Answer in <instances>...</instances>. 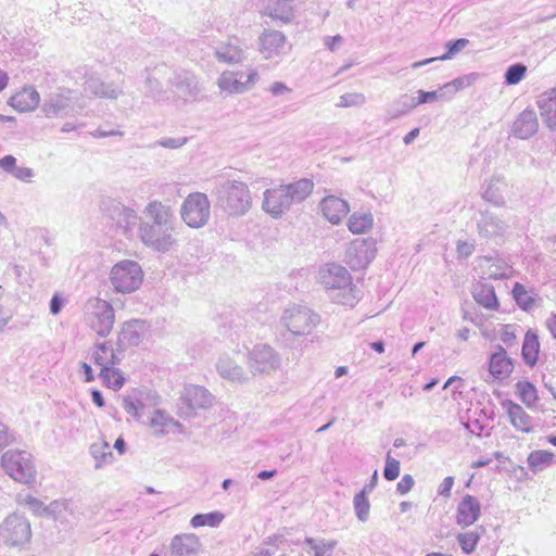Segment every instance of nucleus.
<instances>
[{"label":"nucleus","instance_id":"ddd939ff","mask_svg":"<svg viewBox=\"0 0 556 556\" xmlns=\"http://www.w3.org/2000/svg\"><path fill=\"white\" fill-rule=\"evenodd\" d=\"M377 248L374 238L353 240L345 252V263L353 269H365L376 257Z\"/></svg>","mask_w":556,"mask_h":556},{"label":"nucleus","instance_id":"473e14b6","mask_svg":"<svg viewBox=\"0 0 556 556\" xmlns=\"http://www.w3.org/2000/svg\"><path fill=\"white\" fill-rule=\"evenodd\" d=\"M91 359L100 370L111 365H117L121 358L117 356L111 342L96 343L91 353Z\"/></svg>","mask_w":556,"mask_h":556},{"label":"nucleus","instance_id":"4468645a","mask_svg":"<svg viewBox=\"0 0 556 556\" xmlns=\"http://www.w3.org/2000/svg\"><path fill=\"white\" fill-rule=\"evenodd\" d=\"M73 110L74 97L70 89H59L56 92L48 94L41 105V111L48 118L67 116Z\"/></svg>","mask_w":556,"mask_h":556},{"label":"nucleus","instance_id":"4be33fe9","mask_svg":"<svg viewBox=\"0 0 556 556\" xmlns=\"http://www.w3.org/2000/svg\"><path fill=\"white\" fill-rule=\"evenodd\" d=\"M481 515V504L472 495L466 494L457 505L456 523L463 528L473 525Z\"/></svg>","mask_w":556,"mask_h":556},{"label":"nucleus","instance_id":"c03bdc74","mask_svg":"<svg viewBox=\"0 0 556 556\" xmlns=\"http://www.w3.org/2000/svg\"><path fill=\"white\" fill-rule=\"evenodd\" d=\"M485 532V529L480 526L473 530L462 532L457 534V542L465 554H471L481 539V535Z\"/></svg>","mask_w":556,"mask_h":556},{"label":"nucleus","instance_id":"c756f323","mask_svg":"<svg viewBox=\"0 0 556 556\" xmlns=\"http://www.w3.org/2000/svg\"><path fill=\"white\" fill-rule=\"evenodd\" d=\"M507 188L508 184L503 177L494 176L488 181L484 190L482 191V198L494 206H505V192Z\"/></svg>","mask_w":556,"mask_h":556},{"label":"nucleus","instance_id":"e433bc0d","mask_svg":"<svg viewBox=\"0 0 556 556\" xmlns=\"http://www.w3.org/2000/svg\"><path fill=\"white\" fill-rule=\"evenodd\" d=\"M468 45H469V40L466 38H459L456 40L447 41L445 45L447 51L443 55L438 56V58H429V59H426L422 61L415 62L410 65V67L416 70L424 65L430 64L437 60H441V61L451 60L457 53H459L463 49H465Z\"/></svg>","mask_w":556,"mask_h":556},{"label":"nucleus","instance_id":"6ab92c4d","mask_svg":"<svg viewBox=\"0 0 556 556\" xmlns=\"http://www.w3.org/2000/svg\"><path fill=\"white\" fill-rule=\"evenodd\" d=\"M169 83L174 92L184 101L194 100L201 91L197 76L188 71L175 72Z\"/></svg>","mask_w":556,"mask_h":556},{"label":"nucleus","instance_id":"8fccbe9b","mask_svg":"<svg viewBox=\"0 0 556 556\" xmlns=\"http://www.w3.org/2000/svg\"><path fill=\"white\" fill-rule=\"evenodd\" d=\"M224 519V515L219 511H213L208 514H197L191 518V526L199 528L203 526L216 527Z\"/></svg>","mask_w":556,"mask_h":556},{"label":"nucleus","instance_id":"f8f14e48","mask_svg":"<svg viewBox=\"0 0 556 556\" xmlns=\"http://www.w3.org/2000/svg\"><path fill=\"white\" fill-rule=\"evenodd\" d=\"M0 538L9 546H24L31 539L29 520L16 513L9 515L0 525Z\"/></svg>","mask_w":556,"mask_h":556},{"label":"nucleus","instance_id":"7c9ffc66","mask_svg":"<svg viewBox=\"0 0 556 556\" xmlns=\"http://www.w3.org/2000/svg\"><path fill=\"white\" fill-rule=\"evenodd\" d=\"M514 369L511 359L507 356L506 351L502 346H497V351L490 357L489 371L498 380L507 378Z\"/></svg>","mask_w":556,"mask_h":556},{"label":"nucleus","instance_id":"58836bf2","mask_svg":"<svg viewBox=\"0 0 556 556\" xmlns=\"http://www.w3.org/2000/svg\"><path fill=\"white\" fill-rule=\"evenodd\" d=\"M165 72L166 68L164 66L155 67L146 78V93L148 97H151L156 101L163 100L161 77Z\"/></svg>","mask_w":556,"mask_h":556},{"label":"nucleus","instance_id":"774afa93","mask_svg":"<svg viewBox=\"0 0 556 556\" xmlns=\"http://www.w3.org/2000/svg\"><path fill=\"white\" fill-rule=\"evenodd\" d=\"M169 422H173L172 418H168L161 410L155 412L154 416L151 419V426L164 428L168 426Z\"/></svg>","mask_w":556,"mask_h":556},{"label":"nucleus","instance_id":"052dcab7","mask_svg":"<svg viewBox=\"0 0 556 556\" xmlns=\"http://www.w3.org/2000/svg\"><path fill=\"white\" fill-rule=\"evenodd\" d=\"M142 407V403L132 396H125L123 399V408L127 414L131 415L136 419H139V412Z\"/></svg>","mask_w":556,"mask_h":556},{"label":"nucleus","instance_id":"69168bd1","mask_svg":"<svg viewBox=\"0 0 556 556\" xmlns=\"http://www.w3.org/2000/svg\"><path fill=\"white\" fill-rule=\"evenodd\" d=\"M414 484V478L410 475H404L396 484V491L404 495L413 489Z\"/></svg>","mask_w":556,"mask_h":556},{"label":"nucleus","instance_id":"a19ab883","mask_svg":"<svg viewBox=\"0 0 556 556\" xmlns=\"http://www.w3.org/2000/svg\"><path fill=\"white\" fill-rule=\"evenodd\" d=\"M540 351V343L538 336L528 331L525 336L522 344V357L527 365L533 367L538 362Z\"/></svg>","mask_w":556,"mask_h":556},{"label":"nucleus","instance_id":"37998d69","mask_svg":"<svg viewBox=\"0 0 556 556\" xmlns=\"http://www.w3.org/2000/svg\"><path fill=\"white\" fill-rule=\"evenodd\" d=\"M415 108L416 105L414 102V98H410L408 94H402L389 108L386 117L388 121L396 119L403 115H406Z\"/></svg>","mask_w":556,"mask_h":556},{"label":"nucleus","instance_id":"5701e85b","mask_svg":"<svg viewBox=\"0 0 556 556\" xmlns=\"http://www.w3.org/2000/svg\"><path fill=\"white\" fill-rule=\"evenodd\" d=\"M146 331L144 321L138 319L126 321L118 333L117 344L122 349L137 346L143 340Z\"/></svg>","mask_w":556,"mask_h":556},{"label":"nucleus","instance_id":"f3484780","mask_svg":"<svg viewBox=\"0 0 556 556\" xmlns=\"http://www.w3.org/2000/svg\"><path fill=\"white\" fill-rule=\"evenodd\" d=\"M290 48L287 37L279 30H265L258 38V51L265 60L282 56Z\"/></svg>","mask_w":556,"mask_h":556},{"label":"nucleus","instance_id":"5fc2aeb1","mask_svg":"<svg viewBox=\"0 0 556 556\" xmlns=\"http://www.w3.org/2000/svg\"><path fill=\"white\" fill-rule=\"evenodd\" d=\"M366 102V97L361 92H349L340 97L337 106L350 108V106H362Z\"/></svg>","mask_w":556,"mask_h":556},{"label":"nucleus","instance_id":"c85d7f7f","mask_svg":"<svg viewBox=\"0 0 556 556\" xmlns=\"http://www.w3.org/2000/svg\"><path fill=\"white\" fill-rule=\"evenodd\" d=\"M40 101L39 92L31 86L23 88L9 100V104L18 112L34 111Z\"/></svg>","mask_w":556,"mask_h":556},{"label":"nucleus","instance_id":"680f3d73","mask_svg":"<svg viewBox=\"0 0 556 556\" xmlns=\"http://www.w3.org/2000/svg\"><path fill=\"white\" fill-rule=\"evenodd\" d=\"M187 141H188V139L186 137L163 138L161 140L153 142L150 147L151 148L162 147V148H166V149H178V148H181L182 146H185L187 143Z\"/></svg>","mask_w":556,"mask_h":556},{"label":"nucleus","instance_id":"603ef678","mask_svg":"<svg viewBox=\"0 0 556 556\" xmlns=\"http://www.w3.org/2000/svg\"><path fill=\"white\" fill-rule=\"evenodd\" d=\"M513 296L516 300L517 304L522 309H526V311L530 309L533 305V302H534L533 299L528 293L526 288L519 282H516L513 288Z\"/></svg>","mask_w":556,"mask_h":556},{"label":"nucleus","instance_id":"0e129e2a","mask_svg":"<svg viewBox=\"0 0 556 556\" xmlns=\"http://www.w3.org/2000/svg\"><path fill=\"white\" fill-rule=\"evenodd\" d=\"M486 276L489 279H505L508 275V267L505 264H492L488 271Z\"/></svg>","mask_w":556,"mask_h":556},{"label":"nucleus","instance_id":"72a5a7b5","mask_svg":"<svg viewBox=\"0 0 556 556\" xmlns=\"http://www.w3.org/2000/svg\"><path fill=\"white\" fill-rule=\"evenodd\" d=\"M503 407L506 408L509 420L517 430L522 432L531 431V417L526 413V410L520 405L514 403L510 400H507L503 403Z\"/></svg>","mask_w":556,"mask_h":556},{"label":"nucleus","instance_id":"412c9836","mask_svg":"<svg viewBox=\"0 0 556 556\" xmlns=\"http://www.w3.org/2000/svg\"><path fill=\"white\" fill-rule=\"evenodd\" d=\"M143 216L139 224L175 225V215L170 205L159 200L150 201L143 208Z\"/></svg>","mask_w":556,"mask_h":556},{"label":"nucleus","instance_id":"6e6552de","mask_svg":"<svg viewBox=\"0 0 556 556\" xmlns=\"http://www.w3.org/2000/svg\"><path fill=\"white\" fill-rule=\"evenodd\" d=\"M4 471L15 481L28 484L35 480L33 456L27 451L9 450L1 457Z\"/></svg>","mask_w":556,"mask_h":556},{"label":"nucleus","instance_id":"4d7b16f0","mask_svg":"<svg viewBox=\"0 0 556 556\" xmlns=\"http://www.w3.org/2000/svg\"><path fill=\"white\" fill-rule=\"evenodd\" d=\"M71 504L72 502L70 500H55L47 506V513L52 515L55 519L62 518L63 514L71 509Z\"/></svg>","mask_w":556,"mask_h":556},{"label":"nucleus","instance_id":"09e8293b","mask_svg":"<svg viewBox=\"0 0 556 556\" xmlns=\"http://www.w3.org/2000/svg\"><path fill=\"white\" fill-rule=\"evenodd\" d=\"M368 494L358 492L354 495L353 507L357 519L366 522L369 518L370 503L367 497Z\"/></svg>","mask_w":556,"mask_h":556},{"label":"nucleus","instance_id":"49530a36","mask_svg":"<svg viewBox=\"0 0 556 556\" xmlns=\"http://www.w3.org/2000/svg\"><path fill=\"white\" fill-rule=\"evenodd\" d=\"M516 390H517L520 401L527 407L533 406L536 403V401L539 400L536 388L529 381L517 382Z\"/></svg>","mask_w":556,"mask_h":556},{"label":"nucleus","instance_id":"dca6fc26","mask_svg":"<svg viewBox=\"0 0 556 556\" xmlns=\"http://www.w3.org/2000/svg\"><path fill=\"white\" fill-rule=\"evenodd\" d=\"M215 369L218 376L232 384H244L250 381V374L239 364L233 355L222 354L218 356Z\"/></svg>","mask_w":556,"mask_h":556},{"label":"nucleus","instance_id":"4c0bfd02","mask_svg":"<svg viewBox=\"0 0 556 556\" xmlns=\"http://www.w3.org/2000/svg\"><path fill=\"white\" fill-rule=\"evenodd\" d=\"M305 544L309 546L313 556H339L337 552V540L306 538Z\"/></svg>","mask_w":556,"mask_h":556},{"label":"nucleus","instance_id":"aec40b11","mask_svg":"<svg viewBox=\"0 0 556 556\" xmlns=\"http://www.w3.org/2000/svg\"><path fill=\"white\" fill-rule=\"evenodd\" d=\"M477 227L479 236L486 239L502 238L508 229L507 223L489 210L480 212Z\"/></svg>","mask_w":556,"mask_h":556},{"label":"nucleus","instance_id":"864d4df0","mask_svg":"<svg viewBox=\"0 0 556 556\" xmlns=\"http://www.w3.org/2000/svg\"><path fill=\"white\" fill-rule=\"evenodd\" d=\"M526 73L527 66L521 63L510 65L505 73V83L516 85L526 76Z\"/></svg>","mask_w":556,"mask_h":556},{"label":"nucleus","instance_id":"2eb2a0df","mask_svg":"<svg viewBox=\"0 0 556 556\" xmlns=\"http://www.w3.org/2000/svg\"><path fill=\"white\" fill-rule=\"evenodd\" d=\"M102 211L105 212L116 226L130 232L138 225V214L134 208L123 205L121 202L112 199L102 201Z\"/></svg>","mask_w":556,"mask_h":556},{"label":"nucleus","instance_id":"a18cd8bd","mask_svg":"<svg viewBox=\"0 0 556 556\" xmlns=\"http://www.w3.org/2000/svg\"><path fill=\"white\" fill-rule=\"evenodd\" d=\"M371 213H353L348 220V228L353 233H364L372 228Z\"/></svg>","mask_w":556,"mask_h":556},{"label":"nucleus","instance_id":"2f4dec72","mask_svg":"<svg viewBox=\"0 0 556 556\" xmlns=\"http://www.w3.org/2000/svg\"><path fill=\"white\" fill-rule=\"evenodd\" d=\"M475 301L486 309H497L500 304L494 287L486 279L479 280L472 287Z\"/></svg>","mask_w":556,"mask_h":556},{"label":"nucleus","instance_id":"a211bd4d","mask_svg":"<svg viewBox=\"0 0 556 556\" xmlns=\"http://www.w3.org/2000/svg\"><path fill=\"white\" fill-rule=\"evenodd\" d=\"M181 401L186 408L181 407L184 414L190 416L197 409H205L212 406L214 396L203 387L188 386L181 394Z\"/></svg>","mask_w":556,"mask_h":556},{"label":"nucleus","instance_id":"9d476101","mask_svg":"<svg viewBox=\"0 0 556 556\" xmlns=\"http://www.w3.org/2000/svg\"><path fill=\"white\" fill-rule=\"evenodd\" d=\"M174 230L175 225L139 224L138 237L146 247L165 253L176 245Z\"/></svg>","mask_w":556,"mask_h":556},{"label":"nucleus","instance_id":"20e7f679","mask_svg":"<svg viewBox=\"0 0 556 556\" xmlns=\"http://www.w3.org/2000/svg\"><path fill=\"white\" fill-rule=\"evenodd\" d=\"M319 323V314L306 305L296 303L286 306L280 316L281 326L294 337L311 334Z\"/></svg>","mask_w":556,"mask_h":556},{"label":"nucleus","instance_id":"0eeeda50","mask_svg":"<svg viewBox=\"0 0 556 556\" xmlns=\"http://www.w3.org/2000/svg\"><path fill=\"white\" fill-rule=\"evenodd\" d=\"M247 363L252 377L271 376L280 369L281 356L271 345L257 343L248 352Z\"/></svg>","mask_w":556,"mask_h":556},{"label":"nucleus","instance_id":"ea45409f","mask_svg":"<svg viewBox=\"0 0 556 556\" xmlns=\"http://www.w3.org/2000/svg\"><path fill=\"white\" fill-rule=\"evenodd\" d=\"M90 454L96 462L94 467L97 469L111 464L114 458L110 444L104 440L92 443L90 445Z\"/></svg>","mask_w":556,"mask_h":556},{"label":"nucleus","instance_id":"cd10ccee","mask_svg":"<svg viewBox=\"0 0 556 556\" xmlns=\"http://www.w3.org/2000/svg\"><path fill=\"white\" fill-rule=\"evenodd\" d=\"M200 547L199 538L191 533L175 535L169 545L172 556H197Z\"/></svg>","mask_w":556,"mask_h":556},{"label":"nucleus","instance_id":"6e6d98bb","mask_svg":"<svg viewBox=\"0 0 556 556\" xmlns=\"http://www.w3.org/2000/svg\"><path fill=\"white\" fill-rule=\"evenodd\" d=\"M401 465L400 462L393 458L388 452L386 457V466L383 469V477L388 481H393L400 476Z\"/></svg>","mask_w":556,"mask_h":556},{"label":"nucleus","instance_id":"de8ad7c7","mask_svg":"<svg viewBox=\"0 0 556 556\" xmlns=\"http://www.w3.org/2000/svg\"><path fill=\"white\" fill-rule=\"evenodd\" d=\"M100 377L103 379V382L113 390L121 389L125 382L122 371L115 368V365L102 368V370H100Z\"/></svg>","mask_w":556,"mask_h":556},{"label":"nucleus","instance_id":"bb28decb","mask_svg":"<svg viewBox=\"0 0 556 556\" xmlns=\"http://www.w3.org/2000/svg\"><path fill=\"white\" fill-rule=\"evenodd\" d=\"M215 56L219 62L226 64L241 63L245 59L244 48L238 38H232L215 49Z\"/></svg>","mask_w":556,"mask_h":556},{"label":"nucleus","instance_id":"b1692460","mask_svg":"<svg viewBox=\"0 0 556 556\" xmlns=\"http://www.w3.org/2000/svg\"><path fill=\"white\" fill-rule=\"evenodd\" d=\"M319 206L324 217L333 225L340 224L350 212L348 202L336 195L325 197Z\"/></svg>","mask_w":556,"mask_h":556},{"label":"nucleus","instance_id":"bf43d9fd","mask_svg":"<svg viewBox=\"0 0 556 556\" xmlns=\"http://www.w3.org/2000/svg\"><path fill=\"white\" fill-rule=\"evenodd\" d=\"M18 503L28 507L36 515H41L42 513H47V506H45L40 500H38L31 495H26L25 497H20Z\"/></svg>","mask_w":556,"mask_h":556},{"label":"nucleus","instance_id":"423d86ee","mask_svg":"<svg viewBox=\"0 0 556 556\" xmlns=\"http://www.w3.org/2000/svg\"><path fill=\"white\" fill-rule=\"evenodd\" d=\"M110 282L118 293H131L140 288L143 281L141 266L131 260L117 262L110 271Z\"/></svg>","mask_w":556,"mask_h":556},{"label":"nucleus","instance_id":"338daca9","mask_svg":"<svg viewBox=\"0 0 556 556\" xmlns=\"http://www.w3.org/2000/svg\"><path fill=\"white\" fill-rule=\"evenodd\" d=\"M268 90L274 97L285 96L292 91L290 87H288L285 83L281 81L273 83L269 86Z\"/></svg>","mask_w":556,"mask_h":556},{"label":"nucleus","instance_id":"7ed1b4c3","mask_svg":"<svg viewBox=\"0 0 556 556\" xmlns=\"http://www.w3.org/2000/svg\"><path fill=\"white\" fill-rule=\"evenodd\" d=\"M319 281L329 291H339L332 295L339 304L353 306L356 302L355 287L349 270L339 264L329 263L319 269Z\"/></svg>","mask_w":556,"mask_h":556},{"label":"nucleus","instance_id":"393cba45","mask_svg":"<svg viewBox=\"0 0 556 556\" xmlns=\"http://www.w3.org/2000/svg\"><path fill=\"white\" fill-rule=\"evenodd\" d=\"M539 122L533 110L522 111L511 127V134L518 139L526 140L538 132Z\"/></svg>","mask_w":556,"mask_h":556},{"label":"nucleus","instance_id":"f704fd0d","mask_svg":"<svg viewBox=\"0 0 556 556\" xmlns=\"http://www.w3.org/2000/svg\"><path fill=\"white\" fill-rule=\"evenodd\" d=\"M0 168L11 174L15 179L29 184L35 177V172L30 167L16 166V159L13 155H5L0 159Z\"/></svg>","mask_w":556,"mask_h":556},{"label":"nucleus","instance_id":"9b49d317","mask_svg":"<svg viewBox=\"0 0 556 556\" xmlns=\"http://www.w3.org/2000/svg\"><path fill=\"white\" fill-rule=\"evenodd\" d=\"M211 204L205 193H190L181 204L182 220L191 228H201L210 219Z\"/></svg>","mask_w":556,"mask_h":556},{"label":"nucleus","instance_id":"1a4fd4ad","mask_svg":"<svg viewBox=\"0 0 556 556\" xmlns=\"http://www.w3.org/2000/svg\"><path fill=\"white\" fill-rule=\"evenodd\" d=\"M260 73L255 67L245 71H225L217 78V86L227 96L242 94L252 90L260 81Z\"/></svg>","mask_w":556,"mask_h":556},{"label":"nucleus","instance_id":"79ce46f5","mask_svg":"<svg viewBox=\"0 0 556 556\" xmlns=\"http://www.w3.org/2000/svg\"><path fill=\"white\" fill-rule=\"evenodd\" d=\"M554 460V453L545 450L533 451L528 456V466L533 473L547 468Z\"/></svg>","mask_w":556,"mask_h":556},{"label":"nucleus","instance_id":"39448f33","mask_svg":"<svg viewBox=\"0 0 556 556\" xmlns=\"http://www.w3.org/2000/svg\"><path fill=\"white\" fill-rule=\"evenodd\" d=\"M84 319L98 336L106 337L115 321L113 306L100 298H90L84 306Z\"/></svg>","mask_w":556,"mask_h":556},{"label":"nucleus","instance_id":"13d9d810","mask_svg":"<svg viewBox=\"0 0 556 556\" xmlns=\"http://www.w3.org/2000/svg\"><path fill=\"white\" fill-rule=\"evenodd\" d=\"M475 77H476V75L471 74V75H466V76L455 78L452 81L445 84L443 88L451 90L452 94H454L457 91H459L466 87H469L473 83Z\"/></svg>","mask_w":556,"mask_h":556},{"label":"nucleus","instance_id":"a878e982","mask_svg":"<svg viewBox=\"0 0 556 556\" xmlns=\"http://www.w3.org/2000/svg\"><path fill=\"white\" fill-rule=\"evenodd\" d=\"M85 91L98 98L115 100L123 94V88L114 83H105L101 78L90 76L85 81Z\"/></svg>","mask_w":556,"mask_h":556},{"label":"nucleus","instance_id":"f03ea898","mask_svg":"<svg viewBox=\"0 0 556 556\" xmlns=\"http://www.w3.org/2000/svg\"><path fill=\"white\" fill-rule=\"evenodd\" d=\"M214 193L217 205L228 216L240 217L252 207V194L244 181L227 179L216 185Z\"/></svg>","mask_w":556,"mask_h":556},{"label":"nucleus","instance_id":"c9c22d12","mask_svg":"<svg viewBox=\"0 0 556 556\" xmlns=\"http://www.w3.org/2000/svg\"><path fill=\"white\" fill-rule=\"evenodd\" d=\"M265 14L274 21L287 24L293 18L294 12L290 0H276L265 7Z\"/></svg>","mask_w":556,"mask_h":556},{"label":"nucleus","instance_id":"e2e57ef3","mask_svg":"<svg viewBox=\"0 0 556 556\" xmlns=\"http://www.w3.org/2000/svg\"><path fill=\"white\" fill-rule=\"evenodd\" d=\"M443 97L442 93H439V91H425V90H418L417 91V98H414L415 105L418 106L424 103H429L437 101Z\"/></svg>","mask_w":556,"mask_h":556},{"label":"nucleus","instance_id":"3c124183","mask_svg":"<svg viewBox=\"0 0 556 556\" xmlns=\"http://www.w3.org/2000/svg\"><path fill=\"white\" fill-rule=\"evenodd\" d=\"M536 104L541 114L556 111V88L543 92L539 97Z\"/></svg>","mask_w":556,"mask_h":556},{"label":"nucleus","instance_id":"f257e3e1","mask_svg":"<svg viewBox=\"0 0 556 556\" xmlns=\"http://www.w3.org/2000/svg\"><path fill=\"white\" fill-rule=\"evenodd\" d=\"M313 189L314 182L307 178L266 189L263 193L262 208L273 218H280L292 204L301 203L308 198Z\"/></svg>","mask_w":556,"mask_h":556}]
</instances>
